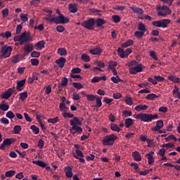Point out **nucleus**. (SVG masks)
Wrapping results in <instances>:
<instances>
[{"mask_svg":"<svg viewBox=\"0 0 180 180\" xmlns=\"http://www.w3.org/2000/svg\"><path fill=\"white\" fill-rule=\"evenodd\" d=\"M81 26L87 29L88 30H94V26H95V18H89L87 20H84L81 23Z\"/></svg>","mask_w":180,"mask_h":180,"instance_id":"7","label":"nucleus"},{"mask_svg":"<svg viewBox=\"0 0 180 180\" xmlns=\"http://www.w3.org/2000/svg\"><path fill=\"white\" fill-rule=\"evenodd\" d=\"M22 28H23V26L21 24L18 25L15 30L16 34H20V32H22Z\"/></svg>","mask_w":180,"mask_h":180,"instance_id":"54","label":"nucleus"},{"mask_svg":"<svg viewBox=\"0 0 180 180\" xmlns=\"http://www.w3.org/2000/svg\"><path fill=\"white\" fill-rule=\"evenodd\" d=\"M28 15L25 13H21L20 15V18L22 23H25V22H27L29 20V18H27Z\"/></svg>","mask_w":180,"mask_h":180,"instance_id":"35","label":"nucleus"},{"mask_svg":"<svg viewBox=\"0 0 180 180\" xmlns=\"http://www.w3.org/2000/svg\"><path fill=\"white\" fill-rule=\"evenodd\" d=\"M141 71H143V65L142 64H138L134 68L129 69L130 74H133L134 75L137 74V72H141Z\"/></svg>","mask_w":180,"mask_h":180,"instance_id":"10","label":"nucleus"},{"mask_svg":"<svg viewBox=\"0 0 180 180\" xmlns=\"http://www.w3.org/2000/svg\"><path fill=\"white\" fill-rule=\"evenodd\" d=\"M37 121L39 122L40 126H41V130H43V131H44L45 130H46V127L44 126V124H43V122H41L43 121V120L40 119V117L37 116Z\"/></svg>","mask_w":180,"mask_h":180,"instance_id":"43","label":"nucleus"},{"mask_svg":"<svg viewBox=\"0 0 180 180\" xmlns=\"http://www.w3.org/2000/svg\"><path fill=\"white\" fill-rule=\"evenodd\" d=\"M1 37H3L4 39H9L12 37V33L9 31H6L5 33L1 32L0 34Z\"/></svg>","mask_w":180,"mask_h":180,"instance_id":"30","label":"nucleus"},{"mask_svg":"<svg viewBox=\"0 0 180 180\" xmlns=\"http://www.w3.org/2000/svg\"><path fill=\"white\" fill-rule=\"evenodd\" d=\"M115 140H117V136L113 134L106 136L105 139L102 140L103 146H113Z\"/></svg>","mask_w":180,"mask_h":180,"instance_id":"6","label":"nucleus"},{"mask_svg":"<svg viewBox=\"0 0 180 180\" xmlns=\"http://www.w3.org/2000/svg\"><path fill=\"white\" fill-rule=\"evenodd\" d=\"M87 101H89L91 102L94 101L95 99H96V96L94 94H86Z\"/></svg>","mask_w":180,"mask_h":180,"instance_id":"47","label":"nucleus"},{"mask_svg":"<svg viewBox=\"0 0 180 180\" xmlns=\"http://www.w3.org/2000/svg\"><path fill=\"white\" fill-rule=\"evenodd\" d=\"M66 62H67V60L65 58L60 57L59 59L56 60V64H58L60 68H63L64 65H65Z\"/></svg>","mask_w":180,"mask_h":180,"instance_id":"16","label":"nucleus"},{"mask_svg":"<svg viewBox=\"0 0 180 180\" xmlns=\"http://www.w3.org/2000/svg\"><path fill=\"white\" fill-rule=\"evenodd\" d=\"M31 57H33L34 58H39V57H40V52H37V51L32 52Z\"/></svg>","mask_w":180,"mask_h":180,"instance_id":"61","label":"nucleus"},{"mask_svg":"<svg viewBox=\"0 0 180 180\" xmlns=\"http://www.w3.org/2000/svg\"><path fill=\"white\" fill-rule=\"evenodd\" d=\"M150 57H152V58H153V60H155V61L158 60V58L157 57V55H155V51H150Z\"/></svg>","mask_w":180,"mask_h":180,"instance_id":"60","label":"nucleus"},{"mask_svg":"<svg viewBox=\"0 0 180 180\" xmlns=\"http://www.w3.org/2000/svg\"><path fill=\"white\" fill-rule=\"evenodd\" d=\"M134 36L136 37V39H143V36H144V32L136 31L134 32Z\"/></svg>","mask_w":180,"mask_h":180,"instance_id":"36","label":"nucleus"},{"mask_svg":"<svg viewBox=\"0 0 180 180\" xmlns=\"http://www.w3.org/2000/svg\"><path fill=\"white\" fill-rule=\"evenodd\" d=\"M59 121L60 119H58V117H56L55 118H50L48 120L49 123H52V124H56V123Z\"/></svg>","mask_w":180,"mask_h":180,"instance_id":"48","label":"nucleus"},{"mask_svg":"<svg viewBox=\"0 0 180 180\" xmlns=\"http://www.w3.org/2000/svg\"><path fill=\"white\" fill-rule=\"evenodd\" d=\"M138 30H140L141 32L146 31V25L143 22H139L138 25Z\"/></svg>","mask_w":180,"mask_h":180,"instance_id":"45","label":"nucleus"},{"mask_svg":"<svg viewBox=\"0 0 180 180\" xmlns=\"http://www.w3.org/2000/svg\"><path fill=\"white\" fill-rule=\"evenodd\" d=\"M12 50H13L12 46H8L6 45L3 46L1 51V57H3V58H8V57H11Z\"/></svg>","mask_w":180,"mask_h":180,"instance_id":"8","label":"nucleus"},{"mask_svg":"<svg viewBox=\"0 0 180 180\" xmlns=\"http://www.w3.org/2000/svg\"><path fill=\"white\" fill-rule=\"evenodd\" d=\"M44 20H47V22L56 23V25H65V23L70 22V18H65L63 14H60V15L53 17L52 18L44 17Z\"/></svg>","mask_w":180,"mask_h":180,"instance_id":"2","label":"nucleus"},{"mask_svg":"<svg viewBox=\"0 0 180 180\" xmlns=\"http://www.w3.org/2000/svg\"><path fill=\"white\" fill-rule=\"evenodd\" d=\"M40 0H32L30 4L32 6H39L40 5Z\"/></svg>","mask_w":180,"mask_h":180,"instance_id":"49","label":"nucleus"},{"mask_svg":"<svg viewBox=\"0 0 180 180\" xmlns=\"http://www.w3.org/2000/svg\"><path fill=\"white\" fill-rule=\"evenodd\" d=\"M165 11V12L167 14V15H171L172 11L171 9H169V7H168L166 5H163L162 7L161 6H158L157 8V11Z\"/></svg>","mask_w":180,"mask_h":180,"instance_id":"17","label":"nucleus"},{"mask_svg":"<svg viewBox=\"0 0 180 180\" xmlns=\"http://www.w3.org/2000/svg\"><path fill=\"white\" fill-rule=\"evenodd\" d=\"M22 130V127L20 125H15L13 128L14 134H19Z\"/></svg>","mask_w":180,"mask_h":180,"instance_id":"40","label":"nucleus"},{"mask_svg":"<svg viewBox=\"0 0 180 180\" xmlns=\"http://www.w3.org/2000/svg\"><path fill=\"white\" fill-rule=\"evenodd\" d=\"M58 54H59V56H67V50L64 48H59L58 49Z\"/></svg>","mask_w":180,"mask_h":180,"instance_id":"41","label":"nucleus"},{"mask_svg":"<svg viewBox=\"0 0 180 180\" xmlns=\"http://www.w3.org/2000/svg\"><path fill=\"white\" fill-rule=\"evenodd\" d=\"M89 53L93 56H101L102 54V49L101 47H96L89 51Z\"/></svg>","mask_w":180,"mask_h":180,"instance_id":"14","label":"nucleus"},{"mask_svg":"<svg viewBox=\"0 0 180 180\" xmlns=\"http://www.w3.org/2000/svg\"><path fill=\"white\" fill-rule=\"evenodd\" d=\"M78 5L77 4H70L68 6V9L70 13H77L78 12V8L77 7Z\"/></svg>","mask_w":180,"mask_h":180,"instance_id":"15","label":"nucleus"},{"mask_svg":"<svg viewBox=\"0 0 180 180\" xmlns=\"http://www.w3.org/2000/svg\"><path fill=\"white\" fill-rule=\"evenodd\" d=\"M32 164H35V165L41 167V168H46V163L41 160H34L32 161Z\"/></svg>","mask_w":180,"mask_h":180,"instance_id":"28","label":"nucleus"},{"mask_svg":"<svg viewBox=\"0 0 180 180\" xmlns=\"http://www.w3.org/2000/svg\"><path fill=\"white\" fill-rule=\"evenodd\" d=\"M14 41H19L20 46H23L27 41H32L33 38L30 36V32H24L20 35H17L13 38Z\"/></svg>","mask_w":180,"mask_h":180,"instance_id":"3","label":"nucleus"},{"mask_svg":"<svg viewBox=\"0 0 180 180\" xmlns=\"http://www.w3.org/2000/svg\"><path fill=\"white\" fill-rule=\"evenodd\" d=\"M72 85L74 88H76V89H82V88H84V85H82L81 83L73 82Z\"/></svg>","mask_w":180,"mask_h":180,"instance_id":"44","label":"nucleus"},{"mask_svg":"<svg viewBox=\"0 0 180 180\" xmlns=\"http://www.w3.org/2000/svg\"><path fill=\"white\" fill-rule=\"evenodd\" d=\"M81 60L84 63H89L91 61V58L89 56L86 55V53H83L81 56Z\"/></svg>","mask_w":180,"mask_h":180,"instance_id":"32","label":"nucleus"},{"mask_svg":"<svg viewBox=\"0 0 180 180\" xmlns=\"http://www.w3.org/2000/svg\"><path fill=\"white\" fill-rule=\"evenodd\" d=\"M136 119H139L141 122H151L154 119H158V115L157 114H146V113H139L136 115Z\"/></svg>","mask_w":180,"mask_h":180,"instance_id":"4","label":"nucleus"},{"mask_svg":"<svg viewBox=\"0 0 180 180\" xmlns=\"http://www.w3.org/2000/svg\"><path fill=\"white\" fill-rule=\"evenodd\" d=\"M76 154L77 155H73V157H75V158L79 160L80 162H85V159L82 158H84V154L82 153V151L79 150H76Z\"/></svg>","mask_w":180,"mask_h":180,"instance_id":"13","label":"nucleus"},{"mask_svg":"<svg viewBox=\"0 0 180 180\" xmlns=\"http://www.w3.org/2000/svg\"><path fill=\"white\" fill-rule=\"evenodd\" d=\"M20 60V56L19 55L14 56L11 60L12 63H16Z\"/></svg>","mask_w":180,"mask_h":180,"instance_id":"63","label":"nucleus"},{"mask_svg":"<svg viewBox=\"0 0 180 180\" xmlns=\"http://www.w3.org/2000/svg\"><path fill=\"white\" fill-rule=\"evenodd\" d=\"M153 154L154 152L151 151L146 155V157H148V164H149V165H151V164L154 162V156H153Z\"/></svg>","mask_w":180,"mask_h":180,"instance_id":"21","label":"nucleus"},{"mask_svg":"<svg viewBox=\"0 0 180 180\" xmlns=\"http://www.w3.org/2000/svg\"><path fill=\"white\" fill-rule=\"evenodd\" d=\"M3 18H8V15H9V9L5 8L3 9L1 11Z\"/></svg>","mask_w":180,"mask_h":180,"instance_id":"51","label":"nucleus"},{"mask_svg":"<svg viewBox=\"0 0 180 180\" xmlns=\"http://www.w3.org/2000/svg\"><path fill=\"white\" fill-rule=\"evenodd\" d=\"M96 108H101V106H102V97L96 98Z\"/></svg>","mask_w":180,"mask_h":180,"instance_id":"52","label":"nucleus"},{"mask_svg":"<svg viewBox=\"0 0 180 180\" xmlns=\"http://www.w3.org/2000/svg\"><path fill=\"white\" fill-rule=\"evenodd\" d=\"M56 30L58 32V33H63V32H65V27L63 25H58L56 27Z\"/></svg>","mask_w":180,"mask_h":180,"instance_id":"57","label":"nucleus"},{"mask_svg":"<svg viewBox=\"0 0 180 180\" xmlns=\"http://www.w3.org/2000/svg\"><path fill=\"white\" fill-rule=\"evenodd\" d=\"M6 117H8V119H13L15 117V114L12 111L7 112L6 115Z\"/></svg>","mask_w":180,"mask_h":180,"instance_id":"59","label":"nucleus"},{"mask_svg":"<svg viewBox=\"0 0 180 180\" xmlns=\"http://www.w3.org/2000/svg\"><path fill=\"white\" fill-rule=\"evenodd\" d=\"M115 67H117V62L110 60L108 65V68H110V70H113L115 69Z\"/></svg>","mask_w":180,"mask_h":180,"instance_id":"39","label":"nucleus"},{"mask_svg":"<svg viewBox=\"0 0 180 180\" xmlns=\"http://www.w3.org/2000/svg\"><path fill=\"white\" fill-rule=\"evenodd\" d=\"M133 113L131 111H129L127 110H125L122 112V115L124 116L125 117H129V116H131Z\"/></svg>","mask_w":180,"mask_h":180,"instance_id":"53","label":"nucleus"},{"mask_svg":"<svg viewBox=\"0 0 180 180\" xmlns=\"http://www.w3.org/2000/svg\"><path fill=\"white\" fill-rule=\"evenodd\" d=\"M132 157L135 161H141V155L139 151H134L132 153Z\"/></svg>","mask_w":180,"mask_h":180,"instance_id":"23","label":"nucleus"},{"mask_svg":"<svg viewBox=\"0 0 180 180\" xmlns=\"http://www.w3.org/2000/svg\"><path fill=\"white\" fill-rule=\"evenodd\" d=\"M15 174H16V171H15V170L7 171V172H6V176L7 178H11V176H13V175H15Z\"/></svg>","mask_w":180,"mask_h":180,"instance_id":"42","label":"nucleus"},{"mask_svg":"<svg viewBox=\"0 0 180 180\" xmlns=\"http://www.w3.org/2000/svg\"><path fill=\"white\" fill-rule=\"evenodd\" d=\"M46 44V42L44 41H39L35 44V49L36 50H43L44 49V46Z\"/></svg>","mask_w":180,"mask_h":180,"instance_id":"22","label":"nucleus"},{"mask_svg":"<svg viewBox=\"0 0 180 180\" xmlns=\"http://www.w3.org/2000/svg\"><path fill=\"white\" fill-rule=\"evenodd\" d=\"M160 96H161V95H158L157 96L155 94H149L146 96V99H148V101H154V99H155V98H160Z\"/></svg>","mask_w":180,"mask_h":180,"instance_id":"27","label":"nucleus"},{"mask_svg":"<svg viewBox=\"0 0 180 180\" xmlns=\"http://www.w3.org/2000/svg\"><path fill=\"white\" fill-rule=\"evenodd\" d=\"M167 78L169 81L174 82V84H179V77H176L174 75H169Z\"/></svg>","mask_w":180,"mask_h":180,"instance_id":"29","label":"nucleus"},{"mask_svg":"<svg viewBox=\"0 0 180 180\" xmlns=\"http://www.w3.org/2000/svg\"><path fill=\"white\" fill-rule=\"evenodd\" d=\"M20 99L22 102H25L27 99V91H24L20 94Z\"/></svg>","mask_w":180,"mask_h":180,"instance_id":"33","label":"nucleus"},{"mask_svg":"<svg viewBox=\"0 0 180 180\" xmlns=\"http://www.w3.org/2000/svg\"><path fill=\"white\" fill-rule=\"evenodd\" d=\"M81 68H74L72 70H71V74H81Z\"/></svg>","mask_w":180,"mask_h":180,"instance_id":"55","label":"nucleus"},{"mask_svg":"<svg viewBox=\"0 0 180 180\" xmlns=\"http://www.w3.org/2000/svg\"><path fill=\"white\" fill-rule=\"evenodd\" d=\"M110 129L112 130V131H117V133H119L121 130L120 127H119V125L117 124H111Z\"/></svg>","mask_w":180,"mask_h":180,"instance_id":"31","label":"nucleus"},{"mask_svg":"<svg viewBox=\"0 0 180 180\" xmlns=\"http://www.w3.org/2000/svg\"><path fill=\"white\" fill-rule=\"evenodd\" d=\"M148 106L147 105H138L135 107V110L140 112V110H147Z\"/></svg>","mask_w":180,"mask_h":180,"instance_id":"26","label":"nucleus"},{"mask_svg":"<svg viewBox=\"0 0 180 180\" xmlns=\"http://www.w3.org/2000/svg\"><path fill=\"white\" fill-rule=\"evenodd\" d=\"M133 124V120L131 118H127L125 120V127L128 129V127H130Z\"/></svg>","mask_w":180,"mask_h":180,"instance_id":"38","label":"nucleus"},{"mask_svg":"<svg viewBox=\"0 0 180 180\" xmlns=\"http://www.w3.org/2000/svg\"><path fill=\"white\" fill-rule=\"evenodd\" d=\"M95 23L96 24L97 27H101V26H102L103 25H105V23H106V20H105L104 19H102V18H97L95 20Z\"/></svg>","mask_w":180,"mask_h":180,"instance_id":"25","label":"nucleus"},{"mask_svg":"<svg viewBox=\"0 0 180 180\" xmlns=\"http://www.w3.org/2000/svg\"><path fill=\"white\" fill-rule=\"evenodd\" d=\"M16 141V139H15V138H11V139H6L4 142V144L8 147L9 146H11V144H13V143H15Z\"/></svg>","mask_w":180,"mask_h":180,"instance_id":"24","label":"nucleus"},{"mask_svg":"<svg viewBox=\"0 0 180 180\" xmlns=\"http://www.w3.org/2000/svg\"><path fill=\"white\" fill-rule=\"evenodd\" d=\"M125 103L127 105H129L130 106L133 105V100L131 99V97H126L125 98Z\"/></svg>","mask_w":180,"mask_h":180,"instance_id":"56","label":"nucleus"},{"mask_svg":"<svg viewBox=\"0 0 180 180\" xmlns=\"http://www.w3.org/2000/svg\"><path fill=\"white\" fill-rule=\"evenodd\" d=\"M15 92V86L13 88L8 89L6 92H3L1 95V98L2 99H9L11 96H12V94Z\"/></svg>","mask_w":180,"mask_h":180,"instance_id":"9","label":"nucleus"},{"mask_svg":"<svg viewBox=\"0 0 180 180\" xmlns=\"http://www.w3.org/2000/svg\"><path fill=\"white\" fill-rule=\"evenodd\" d=\"M65 173L67 178H72V168L71 167L68 166L65 167Z\"/></svg>","mask_w":180,"mask_h":180,"instance_id":"19","label":"nucleus"},{"mask_svg":"<svg viewBox=\"0 0 180 180\" xmlns=\"http://www.w3.org/2000/svg\"><path fill=\"white\" fill-rule=\"evenodd\" d=\"M117 52H118V56L121 57V58H126L125 52H124V50H123V49L118 48Z\"/></svg>","mask_w":180,"mask_h":180,"instance_id":"34","label":"nucleus"},{"mask_svg":"<svg viewBox=\"0 0 180 180\" xmlns=\"http://www.w3.org/2000/svg\"><path fill=\"white\" fill-rule=\"evenodd\" d=\"M67 85H68V79L67 77H63L61 83L58 84V91L57 94H60V92L63 91V86H67Z\"/></svg>","mask_w":180,"mask_h":180,"instance_id":"11","label":"nucleus"},{"mask_svg":"<svg viewBox=\"0 0 180 180\" xmlns=\"http://www.w3.org/2000/svg\"><path fill=\"white\" fill-rule=\"evenodd\" d=\"M32 65L37 66L39 65V61L37 58H32L30 60Z\"/></svg>","mask_w":180,"mask_h":180,"instance_id":"58","label":"nucleus"},{"mask_svg":"<svg viewBox=\"0 0 180 180\" xmlns=\"http://www.w3.org/2000/svg\"><path fill=\"white\" fill-rule=\"evenodd\" d=\"M9 109V105L8 104H0V110L3 112H6Z\"/></svg>","mask_w":180,"mask_h":180,"instance_id":"46","label":"nucleus"},{"mask_svg":"<svg viewBox=\"0 0 180 180\" xmlns=\"http://www.w3.org/2000/svg\"><path fill=\"white\" fill-rule=\"evenodd\" d=\"M169 23H171V20L163 19L158 21H153L152 25L155 27H162L163 29H165V27H168V25H169Z\"/></svg>","mask_w":180,"mask_h":180,"instance_id":"5","label":"nucleus"},{"mask_svg":"<svg viewBox=\"0 0 180 180\" xmlns=\"http://www.w3.org/2000/svg\"><path fill=\"white\" fill-rule=\"evenodd\" d=\"M130 9L133 11L134 13H138V15H143L144 13V11L140 7L131 6Z\"/></svg>","mask_w":180,"mask_h":180,"instance_id":"20","label":"nucleus"},{"mask_svg":"<svg viewBox=\"0 0 180 180\" xmlns=\"http://www.w3.org/2000/svg\"><path fill=\"white\" fill-rule=\"evenodd\" d=\"M96 64L98 67H100V68H105V63L101 60L96 61Z\"/></svg>","mask_w":180,"mask_h":180,"instance_id":"62","label":"nucleus"},{"mask_svg":"<svg viewBox=\"0 0 180 180\" xmlns=\"http://www.w3.org/2000/svg\"><path fill=\"white\" fill-rule=\"evenodd\" d=\"M63 116L65 119H67V117H69L70 119L73 117V119L70 120V126H72L70 129V132L72 133V134L74 135L75 133L81 134V133H82V128L79 127L82 126V122L80 121L78 117H74V115L70 112H63Z\"/></svg>","mask_w":180,"mask_h":180,"instance_id":"1","label":"nucleus"},{"mask_svg":"<svg viewBox=\"0 0 180 180\" xmlns=\"http://www.w3.org/2000/svg\"><path fill=\"white\" fill-rule=\"evenodd\" d=\"M112 98H114V99H120V98H122V94H120V93H114L112 94Z\"/></svg>","mask_w":180,"mask_h":180,"instance_id":"64","label":"nucleus"},{"mask_svg":"<svg viewBox=\"0 0 180 180\" xmlns=\"http://www.w3.org/2000/svg\"><path fill=\"white\" fill-rule=\"evenodd\" d=\"M30 129L32 130L34 134H39L40 133V129H39L36 125H32Z\"/></svg>","mask_w":180,"mask_h":180,"instance_id":"37","label":"nucleus"},{"mask_svg":"<svg viewBox=\"0 0 180 180\" xmlns=\"http://www.w3.org/2000/svg\"><path fill=\"white\" fill-rule=\"evenodd\" d=\"M25 84H26V79L18 81L16 86L17 91H22V89H22V86H25Z\"/></svg>","mask_w":180,"mask_h":180,"instance_id":"18","label":"nucleus"},{"mask_svg":"<svg viewBox=\"0 0 180 180\" xmlns=\"http://www.w3.org/2000/svg\"><path fill=\"white\" fill-rule=\"evenodd\" d=\"M34 50V46H33V44H25L24 47V52L25 54H29L32 53V51Z\"/></svg>","mask_w":180,"mask_h":180,"instance_id":"12","label":"nucleus"},{"mask_svg":"<svg viewBox=\"0 0 180 180\" xmlns=\"http://www.w3.org/2000/svg\"><path fill=\"white\" fill-rule=\"evenodd\" d=\"M112 19L115 23H119L120 22V16L117 15H114L112 16Z\"/></svg>","mask_w":180,"mask_h":180,"instance_id":"50","label":"nucleus"}]
</instances>
